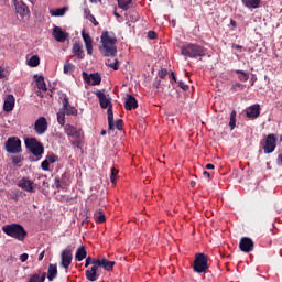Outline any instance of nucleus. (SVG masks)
Returning a JSON list of instances; mask_svg holds the SVG:
<instances>
[{
	"label": "nucleus",
	"mask_w": 282,
	"mask_h": 282,
	"mask_svg": "<svg viewBox=\"0 0 282 282\" xmlns=\"http://www.w3.org/2000/svg\"><path fill=\"white\" fill-rule=\"evenodd\" d=\"M75 66L72 63L64 64V74H74Z\"/></svg>",
	"instance_id": "35"
},
{
	"label": "nucleus",
	"mask_w": 282,
	"mask_h": 282,
	"mask_svg": "<svg viewBox=\"0 0 282 282\" xmlns=\"http://www.w3.org/2000/svg\"><path fill=\"white\" fill-rule=\"evenodd\" d=\"M75 259H77V261H83V259H87V250L84 247L78 248L75 254Z\"/></svg>",
	"instance_id": "26"
},
{
	"label": "nucleus",
	"mask_w": 282,
	"mask_h": 282,
	"mask_svg": "<svg viewBox=\"0 0 282 282\" xmlns=\"http://www.w3.org/2000/svg\"><path fill=\"white\" fill-rule=\"evenodd\" d=\"M100 41L101 46L99 47V51L104 56L113 58L118 55V47H116L118 39L116 37V33L104 31L101 33Z\"/></svg>",
	"instance_id": "1"
},
{
	"label": "nucleus",
	"mask_w": 282,
	"mask_h": 282,
	"mask_svg": "<svg viewBox=\"0 0 282 282\" xmlns=\"http://www.w3.org/2000/svg\"><path fill=\"white\" fill-rule=\"evenodd\" d=\"M37 135H43L47 131V119L45 117H40L33 127Z\"/></svg>",
	"instance_id": "12"
},
{
	"label": "nucleus",
	"mask_w": 282,
	"mask_h": 282,
	"mask_svg": "<svg viewBox=\"0 0 282 282\" xmlns=\"http://www.w3.org/2000/svg\"><path fill=\"white\" fill-rule=\"evenodd\" d=\"M113 265H116V262L110 261L107 258L99 260V268H104L107 272H111V270H113Z\"/></svg>",
	"instance_id": "22"
},
{
	"label": "nucleus",
	"mask_w": 282,
	"mask_h": 282,
	"mask_svg": "<svg viewBox=\"0 0 282 282\" xmlns=\"http://www.w3.org/2000/svg\"><path fill=\"white\" fill-rule=\"evenodd\" d=\"M231 89H234V91H243V89H246V85L236 83L232 85Z\"/></svg>",
	"instance_id": "40"
},
{
	"label": "nucleus",
	"mask_w": 282,
	"mask_h": 282,
	"mask_svg": "<svg viewBox=\"0 0 282 282\" xmlns=\"http://www.w3.org/2000/svg\"><path fill=\"white\" fill-rule=\"evenodd\" d=\"M36 87L42 91H47V86L45 85V78L43 76H39L36 79Z\"/></svg>",
	"instance_id": "28"
},
{
	"label": "nucleus",
	"mask_w": 282,
	"mask_h": 282,
	"mask_svg": "<svg viewBox=\"0 0 282 282\" xmlns=\"http://www.w3.org/2000/svg\"><path fill=\"white\" fill-rule=\"evenodd\" d=\"M191 186H192V187H195V181H192V182H191Z\"/></svg>",
	"instance_id": "62"
},
{
	"label": "nucleus",
	"mask_w": 282,
	"mask_h": 282,
	"mask_svg": "<svg viewBox=\"0 0 282 282\" xmlns=\"http://www.w3.org/2000/svg\"><path fill=\"white\" fill-rule=\"evenodd\" d=\"M25 147L35 156L43 155V145L36 139H26Z\"/></svg>",
	"instance_id": "7"
},
{
	"label": "nucleus",
	"mask_w": 282,
	"mask_h": 282,
	"mask_svg": "<svg viewBox=\"0 0 282 282\" xmlns=\"http://www.w3.org/2000/svg\"><path fill=\"white\" fill-rule=\"evenodd\" d=\"M115 15H116V17H120V15H119L118 13H116V12H115Z\"/></svg>",
	"instance_id": "64"
},
{
	"label": "nucleus",
	"mask_w": 282,
	"mask_h": 282,
	"mask_svg": "<svg viewBox=\"0 0 282 282\" xmlns=\"http://www.w3.org/2000/svg\"><path fill=\"white\" fill-rule=\"evenodd\" d=\"M58 276V267L56 264L48 265L47 279L48 281H54Z\"/></svg>",
	"instance_id": "24"
},
{
	"label": "nucleus",
	"mask_w": 282,
	"mask_h": 282,
	"mask_svg": "<svg viewBox=\"0 0 282 282\" xmlns=\"http://www.w3.org/2000/svg\"><path fill=\"white\" fill-rule=\"evenodd\" d=\"M64 113H66V116H76V113H78V110H76L72 106H67L66 108H64Z\"/></svg>",
	"instance_id": "36"
},
{
	"label": "nucleus",
	"mask_w": 282,
	"mask_h": 282,
	"mask_svg": "<svg viewBox=\"0 0 282 282\" xmlns=\"http://www.w3.org/2000/svg\"><path fill=\"white\" fill-rule=\"evenodd\" d=\"M46 160L50 164H54L55 162H58V155L51 153L46 156Z\"/></svg>",
	"instance_id": "38"
},
{
	"label": "nucleus",
	"mask_w": 282,
	"mask_h": 282,
	"mask_svg": "<svg viewBox=\"0 0 282 282\" xmlns=\"http://www.w3.org/2000/svg\"><path fill=\"white\" fill-rule=\"evenodd\" d=\"M181 54L186 58H199L202 56H206L204 47H202L199 44L193 43L183 45L181 47Z\"/></svg>",
	"instance_id": "4"
},
{
	"label": "nucleus",
	"mask_w": 282,
	"mask_h": 282,
	"mask_svg": "<svg viewBox=\"0 0 282 282\" xmlns=\"http://www.w3.org/2000/svg\"><path fill=\"white\" fill-rule=\"evenodd\" d=\"M50 162L45 159L43 162H42V164H41V166H42V170L43 171H50Z\"/></svg>",
	"instance_id": "43"
},
{
	"label": "nucleus",
	"mask_w": 282,
	"mask_h": 282,
	"mask_svg": "<svg viewBox=\"0 0 282 282\" xmlns=\"http://www.w3.org/2000/svg\"><path fill=\"white\" fill-rule=\"evenodd\" d=\"M40 63H41V59L39 58V56L33 55L29 59L28 65L29 67H39Z\"/></svg>",
	"instance_id": "31"
},
{
	"label": "nucleus",
	"mask_w": 282,
	"mask_h": 282,
	"mask_svg": "<svg viewBox=\"0 0 282 282\" xmlns=\"http://www.w3.org/2000/svg\"><path fill=\"white\" fill-rule=\"evenodd\" d=\"M116 129H118V131H122V120H117L116 121Z\"/></svg>",
	"instance_id": "46"
},
{
	"label": "nucleus",
	"mask_w": 282,
	"mask_h": 282,
	"mask_svg": "<svg viewBox=\"0 0 282 282\" xmlns=\"http://www.w3.org/2000/svg\"><path fill=\"white\" fill-rule=\"evenodd\" d=\"M82 37L85 43L87 54L91 56V54H94V40H91L89 33H86L85 30L82 31Z\"/></svg>",
	"instance_id": "15"
},
{
	"label": "nucleus",
	"mask_w": 282,
	"mask_h": 282,
	"mask_svg": "<svg viewBox=\"0 0 282 282\" xmlns=\"http://www.w3.org/2000/svg\"><path fill=\"white\" fill-rule=\"evenodd\" d=\"M21 162V158L15 156L13 158V164H19Z\"/></svg>",
	"instance_id": "54"
},
{
	"label": "nucleus",
	"mask_w": 282,
	"mask_h": 282,
	"mask_svg": "<svg viewBox=\"0 0 282 282\" xmlns=\"http://www.w3.org/2000/svg\"><path fill=\"white\" fill-rule=\"evenodd\" d=\"M82 76H83L85 83H87V85L96 86V85H100V83H102V77L98 73H94V74L89 75L86 72H83Z\"/></svg>",
	"instance_id": "10"
},
{
	"label": "nucleus",
	"mask_w": 282,
	"mask_h": 282,
	"mask_svg": "<svg viewBox=\"0 0 282 282\" xmlns=\"http://www.w3.org/2000/svg\"><path fill=\"white\" fill-rule=\"evenodd\" d=\"M237 126V111L232 110L230 113V121H229V127L232 131L235 127Z\"/></svg>",
	"instance_id": "32"
},
{
	"label": "nucleus",
	"mask_w": 282,
	"mask_h": 282,
	"mask_svg": "<svg viewBox=\"0 0 282 282\" xmlns=\"http://www.w3.org/2000/svg\"><path fill=\"white\" fill-rule=\"evenodd\" d=\"M116 175H118V170H116V167L111 169V175H110V182L112 184H116Z\"/></svg>",
	"instance_id": "41"
},
{
	"label": "nucleus",
	"mask_w": 282,
	"mask_h": 282,
	"mask_svg": "<svg viewBox=\"0 0 282 282\" xmlns=\"http://www.w3.org/2000/svg\"><path fill=\"white\" fill-rule=\"evenodd\" d=\"M242 6L248 10H257L261 8V0H241Z\"/></svg>",
	"instance_id": "21"
},
{
	"label": "nucleus",
	"mask_w": 282,
	"mask_h": 282,
	"mask_svg": "<svg viewBox=\"0 0 282 282\" xmlns=\"http://www.w3.org/2000/svg\"><path fill=\"white\" fill-rule=\"evenodd\" d=\"M61 267L64 268V270H69V267L72 265V249L66 248L65 250L62 251L61 254Z\"/></svg>",
	"instance_id": "11"
},
{
	"label": "nucleus",
	"mask_w": 282,
	"mask_h": 282,
	"mask_svg": "<svg viewBox=\"0 0 282 282\" xmlns=\"http://www.w3.org/2000/svg\"><path fill=\"white\" fill-rule=\"evenodd\" d=\"M276 164L278 166H282V152L278 155Z\"/></svg>",
	"instance_id": "48"
},
{
	"label": "nucleus",
	"mask_w": 282,
	"mask_h": 282,
	"mask_svg": "<svg viewBox=\"0 0 282 282\" xmlns=\"http://www.w3.org/2000/svg\"><path fill=\"white\" fill-rule=\"evenodd\" d=\"M100 261V259L88 257L86 258L85 268H89V265H94V263Z\"/></svg>",
	"instance_id": "39"
},
{
	"label": "nucleus",
	"mask_w": 282,
	"mask_h": 282,
	"mask_svg": "<svg viewBox=\"0 0 282 282\" xmlns=\"http://www.w3.org/2000/svg\"><path fill=\"white\" fill-rule=\"evenodd\" d=\"M3 109H4V111H12V109H14V96L13 95H9L4 99Z\"/></svg>",
	"instance_id": "23"
},
{
	"label": "nucleus",
	"mask_w": 282,
	"mask_h": 282,
	"mask_svg": "<svg viewBox=\"0 0 282 282\" xmlns=\"http://www.w3.org/2000/svg\"><path fill=\"white\" fill-rule=\"evenodd\" d=\"M44 258H45V251H42L39 256V261H43Z\"/></svg>",
	"instance_id": "55"
},
{
	"label": "nucleus",
	"mask_w": 282,
	"mask_h": 282,
	"mask_svg": "<svg viewBox=\"0 0 282 282\" xmlns=\"http://www.w3.org/2000/svg\"><path fill=\"white\" fill-rule=\"evenodd\" d=\"M239 248L241 252H252L254 250V241L251 238L243 237L240 239Z\"/></svg>",
	"instance_id": "14"
},
{
	"label": "nucleus",
	"mask_w": 282,
	"mask_h": 282,
	"mask_svg": "<svg viewBox=\"0 0 282 282\" xmlns=\"http://www.w3.org/2000/svg\"><path fill=\"white\" fill-rule=\"evenodd\" d=\"M119 61L116 58L115 61H113V63H111V61L110 59H108V61H106V66L107 67H110V69H113L115 72H118V69H119Z\"/></svg>",
	"instance_id": "33"
},
{
	"label": "nucleus",
	"mask_w": 282,
	"mask_h": 282,
	"mask_svg": "<svg viewBox=\"0 0 282 282\" xmlns=\"http://www.w3.org/2000/svg\"><path fill=\"white\" fill-rule=\"evenodd\" d=\"M124 108L127 111H132V109H138V99L133 97L132 95H127L126 96V101H124Z\"/></svg>",
	"instance_id": "19"
},
{
	"label": "nucleus",
	"mask_w": 282,
	"mask_h": 282,
	"mask_svg": "<svg viewBox=\"0 0 282 282\" xmlns=\"http://www.w3.org/2000/svg\"><path fill=\"white\" fill-rule=\"evenodd\" d=\"M132 0H118V6L121 10L127 11L131 6Z\"/></svg>",
	"instance_id": "34"
},
{
	"label": "nucleus",
	"mask_w": 282,
	"mask_h": 282,
	"mask_svg": "<svg viewBox=\"0 0 282 282\" xmlns=\"http://www.w3.org/2000/svg\"><path fill=\"white\" fill-rule=\"evenodd\" d=\"M206 169L213 170V169H215V165H213V164L209 163V164L206 165Z\"/></svg>",
	"instance_id": "59"
},
{
	"label": "nucleus",
	"mask_w": 282,
	"mask_h": 282,
	"mask_svg": "<svg viewBox=\"0 0 282 282\" xmlns=\"http://www.w3.org/2000/svg\"><path fill=\"white\" fill-rule=\"evenodd\" d=\"M64 131L66 135H68V138H73V140H79V138L83 135V130L77 129L72 124H66L64 127Z\"/></svg>",
	"instance_id": "13"
},
{
	"label": "nucleus",
	"mask_w": 282,
	"mask_h": 282,
	"mask_svg": "<svg viewBox=\"0 0 282 282\" xmlns=\"http://www.w3.org/2000/svg\"><path fill=\"white\" fill-rule=\"evenodd\" d=\"M234 48L235 50H241V46L240 45H234Z\"/></svg>",
	"instance_id": "60"
},
{
	"label": "nucleus",
	"mask_w": 282,
	"mask_h": 282,
	"mask_svg": "<svg viewBox=\"0 0 282 282\" xmlns=\"http://www.w3.org/2000/svg\"><path fill=\"white\" fill-rule=\"evenodd\" d=\"M204 177H206L207 180L210 177V173L208 171H204L203 172Z\"/></svg>",
	"instance_id": "56"
},
{
	"label": "nucleus",
	"mask_w": 282,
	"mask_h": 282,
	"mask_svg": "<svg viewBox=\"0 0 282 282\" xmlns=\"http://www.w3.org/2000/svg\"><path fill=\"white\" fill-rule=\"evenodd\" d=\"M236 74H239L238 78L241 80V83H247V80L250 78V75L241 69L235 70Z\"/></svg>",
	"instance_id": "29"
},
{
	"label": "nucleus",
	"mask_w": 282,
	"mask_h": 282,
	"mask_svg": "<svg viewBox=\"0 0 282 282\" xmlns=\"http://www.w3.org/2000/svg\"><path fill=\"white\" fill-rule=\"evenodd\" d=\"M57 122L62 127L65 126V111L57 112Z\"/></svg>",
	"instance_id": "37"
},
{
	"label": "nucleus",
	"mask_w": 282,
	"mask_h": 282,
	"mask_svg": "<svg viewBox=\"0 0 282 282\" xmlns=\"http://www.w3.org/2000/svg\"><path fill=\"white\" fill-rule=\"evenodd\" d=\"M170 78H172V80H174L175 83L177 82V78L175 77V73H171Z\"/></svg>",
	"instance_id": "57"
},
{
	"label": "nucleus",
	"mask_w": 282,
	"mask_h": 282,
	"mask_svg": "<svg viewBox=\"0 0 282 282\" xmlns=\"http://www.w3.org/2000/svg\"><path fill=\"white\" fill-rule=\"evenodd\" d=\"M230 25H232V28H237V21L230 20Z\"/></svg>",
	"instance_id": "58"
},
{
	"label": "nucleus",
	"mask_w": 282,
	"mask_h": 282,
	"mask_svg": "<svg viewBox=\"0 0 282 282\" xmlns=\"http://www.w3.org/2000/svg\"><path fill=\"white\" fill-rule=\"evenodd\" d=\"M65 12H67V7L51 10L50 14H51V17H65Z\"/></svg>",
	"instance_id": "27"
},
{
	"label": "nucleus",
	"mask_w": 282,
	"mask_h": 282,
	"mask_svg": "<svg viewBox=\"0 0 282 282\" xmlns=\"http://www.w3.org/2000/svg\"><path fill=\"white\" fill-rule=\"evenodd\" d=\"M14 6L17 14H20L22 19L30 15V9H28V6L23 1H18Z\"/></svg>",
	"instance_id": "18"
},
{
	"label": "nucleus",
	"mask_w": 282,
	"mask_h": 282,
	"mask_svg": "<svg viewBox=\"0 0 282 282\" xmlns=\"http://www.w3.org/2000/svg\"><path fill=\"white\" fill-rule=\"evenodd\" d=\"M19 188H22V191H25L26 193H36V185L33 181H31L28 177H23L18 181Z\"/></svg>",
	"instance_id": "9"
},
{
	"label": "nucleus",
	"mask_w": 282,
	"mask_h": 282,
	"mask_svg": "<svg viewBox=\"0 0 282 282\" xmlns=\"http://www.w3.org/2000/svg\"><path fill=\"white\" fill-rule=\"evenodd\" d=\"M148 36H149V39H155V32L150 31V32L148 33Z\"/></svg>",
	"instance_id": "53"
},
{
	"label": "nucleus",
	"mask_w": 282,
	"mask_h": 282,
	"mask_svg": "<svg viewBox=\"0 0 282 282\" xmlns=\"http://www.w3.org/2000/svg\"><path fill=\"white\" fill-rule=\"evenodd\" d=\"M61 180L58 177L55 178V187L61 188Z\"/></svg>",
	"instance_id": "52"
},
{
	"label": "nucleus",
	"mask_w": 282,
	"mask_h": 282,
	"mask_svg": "<svg viewBox=\"0 0 282 282\" xmlns=\"http://www.w3.org/2000/svg\"><path fill=\"white\" fill-rule=\"evenodd\" d=\"M98 268H100V261L94 262L91 269L86 271V279L88 281H98Z\"/></svg>",
	"instance_id": "16"
},
{
	"label": "nucleus",
	"mask_w": 282,
	"mask_h": 282,
	"mask_svg": "<svg viewBox=\"0 0 282 282\" xmlns=\"http://www.w3.org/2000/svg\"><path fill=\"white\" fill-rule=\"evenodd\" d=\"M261 107L259 105H252L246 110L247 118H259Z\"/></svg>",
	"instance_id": "20"
},
{
	"label": "nucleus",
	"mask_w": 282,
	"mask_h": 282,
	"mask_svg": "<svg viewBox=\"0 0 282 282\" xmlns=\"http://www.w3.org/2000/svg\"><path fill=\"white\" fill-rule=\"evenodd\" d=\"M2 232L18 241H24L25 237H28V231H25V228L19 224L4 225L2 227Z\"/></svg>",
	"instance_id": "3"
},
{
	"label": "nucleus",
	"mask_w": 282,
	"mask_h": 282,
	"mask_svg": "<svg viewBox=\"0 0 282 282\" xmlns=\"http://www.w3.org/2000/svg\"><path fill=\"white\" fill-rule=\"evenodd\" d=\"M7 153H21V139L17 137L9 138L4 143Z\"/></svg>",
	"instance_id": "6"
},
{
	"label": "nucleus",
	"mask_w": 282,
	"mask_h": 282,
	"mask_svg": "<svg viewBox=\"0 0 282 282\" xmlns=\"http://www.w3.org/2000/svg\"><path fill=\"white\" fill-rule=\"evenodd\" d=\"M63 107H64V109H66L67 107H69V100L67 99V97H65V98L63 99Z\"/></svg>",
	"instance_id": "49"
},
{
	"label": "nucleus",
	"mask_w": 282,
	"mask_h": 282,
	"mask_svg": "<svg viewBox=\"0 0 282 282\" xmlns=\"http://www.w3.org/2000/svg\"><path fill=\"white\" fill-rule=\"evenodd\" d=\"M34 1H35V0H30V2H31L32 4H34Z\"/></svg>",
	"instance_id": "63"
},
{
	"label": "nucleus",
	"mask_w": 282,
	"mask_h": 282,
	"mask_svg": "<svg viewBox=\"0 0 282 282\" xmlns=\"http://www.w3.org/2000/svg\"><path fill=\"white\" fill-rule=\"evenodd\" d=\"M89 21H91L94 25H98V21H96V18L94 15H89Z\"/></svg>",
	"instance_id": "51"
},
{
	"label": "nucleus",
	"mask_w": 282,
	"mask_h": 282,
	"mask_svg": "<svg viewBox=\"0 0 282 282\" xmlns=\"http://www.w3.org/2000/svg\"><path fill=\"white\" fill-rule=\"evenodd\" d=\"M3 78H6V69L2 66H0V80Z\"/></svg>",
	"instance_id": "47"
},
{
	"label": "nucleus",
	"mask_w": 282,
	"mask_h": 282,
	"mask_svg": "<svg viewBox=\"0 0 282 282\" xmlns=\"http://www.w3.org/2000/svg\"><path fill=\"white\" fill-rule=\"evenodd\" d=\"M96 221H97V224H105V221H106L105 214L99 213L98 216H96Z\"/></svg>",
	"instance_id": "42"
},
{
	"label": "nucleus",
	"mask_w": 282,
	"mask_h": 282,
	"mask_svg": "<svg viewBox=\"0 0 282 282\" xmlns=\"http://www.w3.org/2000/svg\"><path fill=\"white\" fill-rule=\"evenodd\" d=\"M208 270V258L204 253H197L194 260V272L202 274Z\"/></svg>",
	"instance_id": "5"
},
{
	"label": "nucleus",
	"mask_w": 282,
	"mask_h": 282,
	"mask_svg": "<svg viewBox=\"0 0 282 282\" xmlns=\"http://www.w3.org/2000/svg\"><path fill=\"white\" fill-rule=\"evenodd\" d=\"M95 95L97 96V98L99 99V105L101 107V109H108L107 113H108V127L110 129V131H113V105H111V97H109V95H106L105 93H102V90H97L95 93Z\"/></svg>",
	"instance_id": "2"
},
{
	"label": "nucleus",
	"mask_w": 282,
	"mask_h": 282,
	"mask_svg": "<svg viewBox=\"0 0 282 282\" xmlns=\"http://www.w3.org/2000/svg\"><path fill=\"white\" fill-rule=\"evenodd\" d=\"M101 135H107V131H106V130H102V131H101Z\"/></svg>",
	"instance_id": "61"
},
{
	"label": "nucleus",
	"mask_w": 282,
	"mask_h": 282,
	"mask_svg": "<svg viewBox=\"0 0 282 282\" xmlns=\"http://www.w3.org/2000/svg\"><path fill=\"white\" fill-rule=\"evenodd\" d=\"M178 86H180L181 89H183L184 91H187V89H188V85H186L184 82H178Z\"/></svg>",
	"instance_id": "45"
},
{
	"label": "nucleus",
	"mask_w": 282,
	"mask_h": 282,
	"mask_svg": "<svg viewBox=\"0 0 282 282\" xmlns=\"http://www.w3.org/2000/svg\"><path fill=\"white\" fill-rule=\"evenodd\" d=\"M159 76L160 78H166V69H161Z\"/></svg>",
	"instance_id": "50"
},
{
	"label": "nucleus",
	"mask_w": 282,
	"mask_h": 282,
	"mask_svg": "<svg viewBox=\"0 0 282 282\" xmlns=\"http://www.w3.org/2000/svg\"><path fill=\"white\" fill-rule=\"evenodd\" d=\"M73 54L79 58V61H83L85 58V52L83 51V46L80 44H74L73 45Z\"/></svg>",
	"instance_id": "25"
},
{
	"label": "nucleus",
	"mask_w": 282,
	"mask_h": 282,
	"mask_svg": "<svg viewBox=\"0 0 282 282\" xmlns=\"http://www.w3.org/2000/svg\"><path fill=\"white\" fill-rule=\"evenodd\" d=\"M67 36H69V34L65 33L61 26H54L53 37L57 43H65V41H67Z\"/></svg>",
	"instance_id": "17"
},
{
	"label": "nucleus",
	"mask_w": 282,
	"mask_h": 282,
	"mask_svg": "<svg viewBox=\"0 0 282 282\" xmlns=\"http://www.w3.org/2000/svg\"><path fill=\"white\" fill-rule=\"evenodd\" d=\"M276 150V137L274 134L267 135L264 140L263 151L267 154L274 153Z\"/></svg>",
	"instance_id": "8"
},
{
	"label": "nucleus",
	"mask_w": 282,
	"mask_h": 282,
	"mask_svg": "<svg viewBox=\"0 0 282 282\" xmlns=\"http://www.w3.org/2000/svg\"><path fill=\"white\" fill-rule=\"evenodd\" d=\"M29 257H30V256H28V253H22V254L20 256V261H21L22 263H25V261H28Z\"/></svg>",
	"instance_id": "44"
},
{
	"label": "nucleus",
	"mask_w": 282,
	"mask_h": 282,
	"mask_svg": "<svg viewBox=\"0 0 282 282\" xmlns=\"http://www.w3.org/2000/svg\"><path fill=\"white\" fill-rule=\"evenodd\" d=\"M47 276V273L41 274H34L31 276L29 282H45V278Z\"/></svg>",
	"instance_id": "30"
}]
</instances>
